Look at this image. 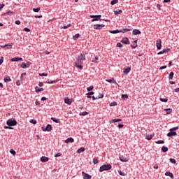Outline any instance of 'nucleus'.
<instances>
[{"instance_id": "1", "label": "nucleus", "mask_w": 179, "mask_h": 179, "mask_svg": "<svg viewBox=\"0 0 179 179\" xmlns=\"http://www.w3.org/2000/svg\"><path fill=\"white\" fill-rule=\"evenodd\" d=\"M76 62L75 63V66L78 68V69H83V66L82 65L83 64V61L86 59V55L81 53L76 57Z\"/></svg>"}, {"instance_id": "2", "label": "nucleus", "mask_w": 179, "mask_h": 179, "mask_svg": "<svg viewBox=\"0 0 179 179\" xmlns=\"http://www.w3.org/2000/svg\"><path fill=\"white\" fill-rule=\"evenodd\" d=\"M108 170H111V165L110 164H104L102 165L99 171L100 173H103V171H107Z\"/></svg>"}, {"instance_id": "3", "label": "nucleus", "mask_w": 179, "mask_h": 179, "mask_svg": "<svg viewBox=\"0 0 179 179\" xmlns=\"http://www.w3.org/2000/svg\"><path fill=\"white\" fill-rule=\"evenodd\" d=\"M6 125L8 127H16L17 122L15 120L10 119L6 122Z\"/></svg>"}, {"instance_id": "4", "label": "nucleus", "mask_w": 179, "mask_h": 179, "mask_svg": "<svg viewBox=\"0 0 179 179\" xmlns=\"http://www.w3.org/2000/svg\"><path fill=\"white\" fill-rule=\"evenodd\" d=\"M51 129H52V127L51 126V124H48L46 127H42V131H47L48 132H50Z\"/></svg>"}, {"instance_id": "5", "label": "nucleus", "mask_w": 179, "mask_h": 179, "mask_svg": "<svg viewBox=\"0 0 179 179\" xmlns=\"http://www.w3.org/2000/svg\"><path fill=\"white\" fill-rule=\"evenodd\" d=\"M13 45V43H8L6 45H0L1 48H6V50H10L12 48V46Z\"/></svg>"}, {"instance_id": "6", "label": "nucleus", "mask_w": 179, "mask_h": 179, "mask_svg": "<svg viewBox=\"0 0 179 179\" xmlns=\"http://www.w3.org/2000/svg\"><path fill=\"white\" fill-rule=\"evenodd\" d=\"M103 27H106V25H104V24H94V29H95V30H101V29H103Z\"/></svg>"}, {"instance_id": "7", "label": "nucleus", "mask_w": 179, "mask_h": 179, "mask_svg": "<svg viewBox=\"0 0 179 179\" xmlns=\"http://www.w3.org/2000/svg\"><path fill=\"white\" fill-rule=\"evenodd\" d=\"M156 44H157V50H162V40L158 39L156 41Z\"/></svg>"}, {"instance_id": "8", "label": "nucleus", "mask_w": 179, "mask_h": 179, "mask_svg": "<svg viewBox=\"0 0 179 179\" xmlns=\"http://www.w3.org/2000/svg\"><path fill=\"white\" fill-rule=\"evenodd\" d=\"M82 174H83V179H92V176H90L83 171L82 172Z\"/></svg>"}, {"instance_id": "9", "label": "nucleus", "mask_w": 179, "mask_h": 179, "mask_svg": "<svg viewBox=\"0 0 179 179\" xmlns=\"http://www.w3.org/2000/svg\"><path fill=\"white\" fill-rule=\"evenodd\" d=\"M31 64V63H29V62H28V63L22 62L21 67L23 69H24L25 68H29V66H30Z\"/></svg>"}, {"instance_id": "10", "label": "nucleus", "mask_w": 179, "mask_h": 179, "mask_svg": "<svg viewBox=\"0 0 179 179\" xmlns=\"http://www.w3.org/2000/svg\"><path fill=\"white\" fill-rule=\"evenodd\" d=\"M167 136L169 138H171V136H177V132L176 131H170L167 134Z\"/></svg>"}, {"instance_id": "11", "label": "nucleus", "mask_w": 179, "mask_h": 179, "mask_svg": "<svg viewBox=\"0 0 179 179\" xmlns=\"http://www.w3.org/2000/svg\"><path fill=\"white\" fill-rule=\"evenodd\" d=\"M120 162H123L124 163H127L128 162V159L123 155H120L119 157Z\"/></svg>"}, {"instance_id": "12", "label": "nucleus", "mask_w": 179, "mask_h": 179, "mask_svg": "<svg viewBox=\"0 0 179 179\" xmlns=\"http://www.w3.org/2000/svg\"><path fill=\"white\" fill-rule=\"evenodd\" d=\"M131 48H136L138 47V40L133 41L131 44Z\"/></svg>"}, {"instance_id": "13", "label": "nucleus", "mask_w": 179, "mask_h": 179, "mask_svg": "<svg viewBox=\"0 0 179 179\" xmlns=\"http://www.w3.org/2000/svg\"><path fill=\"white\" fill-rule=\"evenodd\" d=\"M48 160H50L49 157H44V156L41 157V162H42V163H46V162H48Z\"/></svg>"}, {"instance_id": "14", "label": "nucleus", "mask_w": 179, "mask_h": 179, "mask_svg": "<svg viewBox=\"0 0 179 179\" xmlns=\"http://www.w3.org/2000/svg\"><path fill=\"white\" fill-rule=\"evenodd\" d=\"M73 142H75V140H73V138L72 137H70L65 141V143H73Z\"/></svg>"}, {"instance_id": "15", "label": "nucleus", "mask_w": 179, "mask_h": 179, "mask_svg": "<svg viewBox=\"0 0 179 179\" xmlns=\"http://www.w3.org/2000/svg\"><path fill=\"white\" fill-rule=\"evenodd\" d=\"M121 43H123V44H129V39H128L127 37L123 38L121 41Z\"/></svg>"}, {"instance_id": "16", "label": "nucleus", "mask_w": 179, "mask_h": 179, "mask_svg": "<svg viewBox=\"0 0 179 179\" xmlns=\"http://www.w3.org/2000/svg\"><path fill=\"white\" fill-rule=\"evenodd\" d=\"M130 72H131V67H128L127 69H124L123 73L124 75H128V73H129Z\"/></svg>"}, {"instance_id": "17", "label": "nucleus", "mask_w": 179, "mask_h": 179, "mask_svg": "<svg viewBox=\"0 0 179 179\" xmlns=\"http://www.w3.org/2000/svg\"><path fill=\"white\" fill-rule=\"evenodd\" d=\"M165 176H166L167 177H171V178H174V175H173V173H171L169 171L166 172Z\"/></svg>"}, {"instance_id": "18", "label": "nucleus", "mask_w": 179, "mask_h": 179, "mask_svg": "<svg viewBox=\"0 0 179 179\" xmlns=\"http://www.w3.org/2000/svg\"><path fill=\"white\" fill-rule=\"evenodd\" d=\"M141 31L139 29H134L133 30V34L134 36H138V34H141Z\"/></svg>"}, {"instance_id": "19", "label": "nucleus", "mask_w": 179, "mask_h": 179, "mask_svg": "<svg viewBox=\"0 0 179 179\" xmlns=\"http://www.w3.org/2000/svg\"><path fill=\"white\" fill-rule=\"evenodd\" d=\"M106 82H108L109 83H115V85H118V83H117L114 78H112L110 80H106Z\"/></svg>"}, {"instance_id": "20", "label": "nucleus", "mask_w": 179, "mask_h": 179, "mask_svg": "<svg viewBox=\"0 0 179 179\" xmlns=\"http://www.w3.org/2000/svg\"><path fill=\"white\" fill-rule=\"evenodd\" d=\"M168 51H170V49H164L162 51L158 52V55H161V54H166Z\"/></svg>"}, {"instance_id": "21", "label": "nucleus", "mask_w": 179, "mask_h": 179, "mask_svg": "<svg viewBox=\"0 0 179 179\" xmlns=\"http://www.w3.org/2000/svg\"><path fill=\"white\" fill-rule=\"evenodd\" d=\"M152 138H153V135L152 134L145 135V138L148 139V141H150L151 139H152Z\"/></svg>"}, {"instance_id": "22", "label": "nucleus", "mask_w": 179, "mask_h": 179, "mask_svg": "<svg viewBox=\"0 0 179 179\" xmlns=\"http://www.w3.org/2000/svg\"><path fill=\"white\" fill-rule=\"evenodd\" d=\"M132 29H123L122 30H120V33H127V31H131Z\"/></svg>"}, {"instance_id": "23", "label": "nucleus", "mask_w": 179, "mask_h": 179, "mask_svg": "<svg viewBox=\"0 0 179 179\" xmlns=\"http://www.w3.org/2000/svg\"><path fill=\"white\" fill-rule=\"evenodd\" d=\"M35 90H36V93L38 92H43L44 88H39L38 86H36L35 87Z\"/></svg>"}, {"instance_id": "24", "label": "nucleus", "mask_w": 179, "mask_h": 179, "mask_svg": "<svg viewBox=\"0 0 179 179\" xmlns=\"http://www.w3.org/2000/svg\"><path fill=\"white\" fill-rule=\"evenodd\" d=\"M10 77H9V76H5V78H4V82L6 83H8V82H10Z\"/></svg>"}, {"instance_id": "25", "label": "nucleus", "mask_w": 179, "mask_h": 179, "mask_svg": "<svg viewBox=\"0 0 179 179\" xmlns=\"http://www.w3.org/2000/svg\"><path fill=\"white\" fill-rule=\"evenodd\" d=\"M51 120H52L53 122H56V124H59V122H61L59 119L52 117Z\"/></svg>"}, {"instance_id": "26", "label": "nucleus", "mask_w": 179, "mask_h": 179, "mask_svg": "<svg viewBox=\"0 0 179 179\" xmlns=\"http://www.w3.org/2000/svg\"><path fill=\"white\" fill-rule=\"evenodd\" d=\"M162 151L164 152V153H166V152H168L169 151V148L166 146H163L162 148Z\"/></svg>"}, {"instance_id": "27", "label": "nucleus", "mask_w": 179, "mask_h": 179, "mask_svg": "<svg viewBox=\"0 0 179 179\" xmlns=\"http://www.w3.org/2000/svg\"><path fill=\"white\" fill-rule=\"evenodd\" d=\"M103 97H104V95L102 94H101V96H92V100H97V99H103Z\"/></svg>"}, {"instance_id": "28", "label": "nucleus", "mask_w": 179, "mask_h": 179, "mask_svg": "<svg viewBox=\"0 0 179 179\" xmlns=\"http://www.w3.org/2000/svg\"><path fill=\"white\" fill-rule=\"evenodd\" d=\"M64 102L66 103V104H71L72 103V102L71 101L70 99H69V98H65Z\"/></svg>"}, {"instance_id": "29", "label": "nucleus", "mask_w": 179, "mask_h": 179, "mask_svg": "<svg viewBox=\"0 0 179 179\" xmlns=\"http://www.w3.org/2000/svg\"><path fill=\"white\" fill-rule=\"evenodd\" d=\"M164 111H166V114H171V113H173V109L171 108L164 109Z\"/></svg>"}, {"instance_id": "30", "label": "nucleus", "mask_w": 179, "mask_h": 179, "mask_svg": "<svg viewBox=\"0 0 179 179\" xmlns=\"http://www.w3.org/2000/svg\"><path fill=\"white\" fill-rule=\"evenodd\" d=\"M11 62H17V61H19V57H14V58H12L10 59Z\"/></svg>"}, {"instance_id": "31", "label": "nucleus", "mask_w": 179, "mask_h": 179, "mask_svg": "<svg viewBox=\"0 0 179 179\" xmlns=\"http://www.w3.org/2000/svg\"><path fill=\"white\" fill-rule=\"evenodd\" d=\"M90 17H91V19H93V17H97V19H101L100 17H101V15H90Z\"/></svg>"}, {"instance_id": "32", "label": "nucleus", "mask_w": 179, "mask_h": 179, "mask_svg": "<svg viewBox=\"0 0 179 179\" xmlns=\"http://www.w3.org/2000/svg\"><path fill=\"white\" fill-rule=\"evenodd\" d=\"M178 129H179L178 127H173L169 129L170 132H174V131H178Z\"/></svg>"}, {"instance_id": "33", "label": "nucleus", "mask_w": 179, "mask_h": 179, "mask_svg": "<svg viewBox=\"0 0 179 179\" xmlns=\"http://www.w3.org/2000/svg\"><path fill=\"white\" fill-rule=\"evenodd\" d=\"M85 148H80V149L78 150L77 152L82 153V152H85Z\"/></svg>"}, {"instance_id": "34", "label": "nucleus", "mask_w": 179, "mask_h": 179, "mask_svg": "<svg viewBox=\"0 0 179 179\" xmlns=\"http://www.w3.org/2000/svg\"><path fill=\"white\" fill-rule=\"evenodd\" d=\"M115 15H121L122 13V10H115L114 11Z\"/></svg>"}, {"instance_id": "35", "label": "nucleus", "mask_w": 179, "mask_h": 179, "mask_svg": "<svg viewBox=\"0 0 179 179\" xmlns=\"http://www.w3.org/2000/svg\"><path fill=\"white\" fill-rule=\"evenodd\" d=\"M13 13H13V11H8L6 13H4L3 15V16H6V15H13Z\"/></svg>"}, {"instance_id": "36", "label": "nucleus", "mask_w": 179, "mask_h": 179, "mask_svg": "<svg viewBox=\"0 0 179 179\" xmlns=\"http://www.w3.org/2000/svg\"><path fill=\"white\" fill-rule=\"evenodd\" d=\"M59 80H50L49 82H47L46 83H48L49 85L52 84V83H57V82H59Z\"/></svg>"}, {"instance_id": "37", "label": "nucleus", "mask_w": 179, "mask_h": 179, "mask_svg": "<svg viewBox=\"0 0 179 179\" xmlns=\"http://www.w3.org/2000/svg\"><path fill=\"white\" fill-rule=\"evenodd\" d=\"M155 143H157V145H162V144L164 143V141L159 140L158 141H155Z\"/></svg>"}, {"instance_id": "38", "label": "nucleus", "mask_w": 179, "mask_h": 179, "mask_svg": "<svg viewBox=\"0 0 179 179\" xmlns=\"http://www.w3.org/2000/svg\"><path fill=\"white\" fill-rule=\"evenodd\" d=\"M80 37V34H77L75 36H73V40H78V38Z\"/></svg>"}, {"instance_id": "39", "label": "nucleus", "mask_w": 179, "mask_h": 179, "mask_svg": "<svg viewBox=\"0 0 179 179\" xmlns=\"http://www.w3.org/2000/svg\"><path fill=\"white\" fill-rule=\"evenodd\" d=\"M110 33H111L112 34H117V33H120V30L117 29V30L110 31Z\"/></svg>"}, {"instance_id": "40", "label": "nucleus", "mask_w": 179, "mask_h": 179, "mask_svg": "<svg viewBox=\"0 0 179 179\" xmlns=\"http://www.w3.org/2000/svg\"><path fill=\"white\" fill-rule=\"evenodd\" d=\"M97 61H99V57L96 56L95 58L92 59V62L96 64Z\"/></svg>"}, {"instance_id": "41", "label": "nucleus", "mask_w": 179, "mask_h": 179, "mask_svg": "<svg viewBox=\"0 0 179 179\" xmlns=\"http://www.w3.org/2000/svg\"><path fill=\"white\" fill-rule=\"evenodd\" d=\"M173 77H174V73L171 72L169 76V79H173Z\"/></svg>"}, {"instance_id": "42", "label": "nucleus", "mask_w": 179, "mask_h": 179, "mask_svg": "<svg viewBox=\"0 0 179 179\" xmlns=\"http://www.w3.org/2000/svg\"><path fill=\"white\" fill-rule=\"evenodd\" d=\"M159 100H160V101H162L163 103H167V101H169V99H164V98H160Z\"/></svg>"}, {"instance_id": "43", "label": "nucleus", "mask_w": 179, "mask_h": 179, "mask_svg": "<svg viewBox=\"0 0 179 179\" xmlns=\"http://www.w3.org/2000/svg\"><path fill=\"white\" fill-rule=\"evenodd\" d=\"M115 3H118V0H113L110 2V5H115Z\"/></svg>"}, {"instance_id": "44", "label": "nucleus", "mask_w": 179, "mask_h": 179, "mask_svg": "<svg viewBox=\"0 0 179 179\" xmlns=\"http://www.w3.org/2000/svg\"><path fill=\"white\" fill-rule=\"evenodd\" d=\"M99 20L101 21V19L97 18V17H93V19L92 20V22H97Z\"/></svg>"}, {"instance_id": "45", "label": "nucleus", "mask_w": 179, "mask_h": 179, "mask_svg": "<svg viewBox=\"0 0 179 179\" xmlns=\"http://www.w3.org/2000/svg\"><path fill=\"white\" fill-rule=\"evenodd\" d=\"M117 102H111L110 103V107H114V106H117Z\"/></svg>"}, {"instance_id": "46", "label": "nucleus", "mask_w": 179, "mask_h": 179, "mask_svg": "<svg viewBox=\"0 0 179 179\" xmlns=\"http://www.w3.org/2000/svg\"><path fill=\"white\" fill-rule=\"evenodd\" d=\"M29 122H30L31 124H37V121H36V120H34V119H31V120L29 121Z\"/></svg>"}, {"instance_id": "47", "label": "nucleus", "mask_w": 179, "mask_h": 179, "mask_svg": "<svg viewBox=\"0 0 179 179\" xmlns=\"http://www.w3.org/2000/svg\"><path fill=\"white\" fill-rule=\"evenodd\" d=\"M93 163L94 164H97V163H99V159H97L96 158H94Z\"/></svg>"}, {"instance_id": "48", "label": "nucleus", "mask_w": 179, "mask_h": 179, "mask_svg": "<svg viewBox=\"0 0 179 179\" xmlns=\"http://www.w3.org/2000/svg\"><path fill=\"white\" fill-rule=\"evenodd\" d=\"M94 87L93 86H90L89 87L87 88V92H92V90H93Z\"/></svg>"}, {"instance_id": "49", "label": "nucleus", "mask_w": 179, "mask_h": 179, "mask_svg": "<svg viewBox=\"0 0 179 179\" xmlns=\"http://www.w3.org/2000/svg\"><path fill=\"white\" fill-rule=\"evenodd\" d=\"M10 153H11V155H13V156L16 155V151L13 150H10Z\"/></svg>"}, {"instance_id": "50", "label": "nucleus", "mask_w": 179, "mask_h": 179, "mask_svg": "<svg viewBox=\"0 0 179 179\" xmlns=\"http://www.w3.org/2000/svg\"><path fill=\"white\" fill-rule=\"evenodd\" d=\"M116 46L118 47L119 48H122V47H123V45H122V44H121V43H117Z\"/></svg>"}, {"instance_id": "51", "label": "nucleus", "mask_w": 179, "mask_h": 179, "mask_svg": "<svg viewBox=\"0 0 179 179\" xmlns=\"http://www.w3.org/2000/svg\"><path fill=\"white\" fill-rule=\"evenodd\" d=\"M171 163H173V164H176V159H173V158H171L169 159Z\"/></svg>"}, {"instance_id": "52", "label": "nucleus", "mask_w": 179, "mask_h": 179, "mask_svg": "<svg viewBox=\"0 0 179 179\" xmlns=\"http://www.w3.org/2000/svg\"><path fill=\"white\" fill-rule=\"evenodd\" d=\"M33 11L34 12H40V7H38L37 8H33Z\"/></svg>"}, {"instance_id": "53", "label": "nucleus", "mask_w": 179, "mask_h": 179, "mask_svg": "<svg viewBox=\"0 0 179 179\" xmlns=\"http://www.w3.org/2000/svg\"><path fill=\"white\" fill-rule=\"evenodd\" d=\"M89 114V113H87V112H83V113H80V115H87Z\"/></svg>"}, {"instance_id": "54", "label": "nucleus", "mask_w": 179, "mask_h": 179, "mask_svg": "<svg viewBox=\"0 0 179 179\" xmlns=\"http://www.w3.org/2000/svg\"><path fill=\"white\" fill-rule=\"evenodd\" d=\"M4 129H13V127H11L10 126L8 127V126H4Z\"/></svg>"}, {"instance_id": "55", "label": "nucleus", "mask_w": 179, "mask_h": 179, "mask_svg": "<svg viewBox=\"0 0 179 179\" xmlns=\"http://www.w3.org/2000/svg\"><path fill=\"white\" fill-rule=\"evenodd\" d=\"M122 99H128V94H122Z\"/></svg>"}, {"instance_id": "56", "label": "nucleus", "mask_w": 179, "mask_h": 179, "mask_svg": "<svg viewBox=\"0 0 179 179\" xmlns=\"http://www.w3.org/2000/svg\"><path fill=\"white\" fill-rule=\"evenodd\" d=\"M86 94H87V96H93V94H94V92H91L87 93Z\"/></svg>"}, {"instance_id": "57", "label": "nucleus", "mask_w": 179, "mask_h": 179, "mask_svg": "<svg viewBox=\"0 0 179 179\" xmlns=\"http://www.w3.org/2000/svg\"><path fill=\"white\" fill-rule=\"evenodd\" d=\"M3 64V57H1L0 59V65H2Z\"/></svg>"}, {"instance_id": "58", "label": "nucleus", "mask_w": 179, "mask_h": 179, "mask_svg": "<svg viewBox=\"0 0 179 179\" xmlns=\"http://www.w3.org/2000/svg\"><path fill=\"white\" fill-rule=\"evenodd\" d=\"M62 154H61V152H59L56 155H55V157H59V156H62Z\"/></svg>"}, {"instance_id": "59", "label": "nucleus", "mask_w": 179, "mask_h": 179, "mask_svg": "<svg viewBox=\"0 0 179 179\" xmlns=\"http://www.w3.org/2000/svg\"><path fill=\"white\" fill-rule=\"evenodd\" d=\"M166 68H167V66H162L159 68V70L162 71L163 69H166Z\"/></svg>"}, {"instance_id": "60", "label": "nucleus", "mask_w": 179, "mask_h": 179, "mask_svg": "<svg viewBox=\"0 0 179 179\" xmlns=\"http://www.w3.org/2000/svg\"><path fill=\"white\" fill-rule=\"evenodd\" d=\"M122 121V119H115V122H121Z\"/></svg>"}, {"instance_id": "61", "label": "nucleus", "mask_w": 179, "mask_h": 179, "mask_svg": "<svg viewBox=\"0 0 179 179\" xmlns=\"http://www.w3.org/2000/svg\"><path fill=\"white\" fill-rule=\"evenodd\" d=\"M119 174H120V176H125V173H122V171H119Z\"/></svg>"}, {"instance_id": "62", "label": "nucleus", "mask_w": 179, "mask_h": 179, "mask_svg": "<svg viewBox=\"0 0 179 179\" xmlns=\"http://www.w3.org/2000/svg\"><path fill=\"white\" fill-rule=\"evenodd\" d=\"M71 24H68L67 26H64V27H63V29H68V27H71Z\"/></svg>"}, {"instance_id": "63", "label": "nucleus", "mask_w": 179, "mask_h": 179, "mask_svg": "<svg viewBox=\"0 0 179 179\" xmlns=\"http://www.w3.org/2000/svg\"><path fill=\"white\" fill-rule=\"evenodd\" d=\"M47 73H40L39 74V76H47Z\"/></svg>"}, {"instance_id": "64", "label": "nucleus", "mask_w": 179, "mask_h": 179, "mask_svg": "<svg viewBox=\"0 0 179 179\" xmlns=\"http://www.w3.org/2000/svg\"><path fill=\"white\" fill-rule=\"evenodd\" d=\"M24 31L29 32V31H30V29H29V28H24Z\"/></svg>"}]
</instances>
